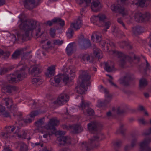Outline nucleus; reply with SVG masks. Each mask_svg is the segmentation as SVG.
Masks as SVG:
<instances>
[{
	"label": "nucleus",
	"mask_w": 151,
	"mask_h": 151,
	"mask_svg": "<svg viewBox=\"0 0 151 151\" xmlns=\"http://www.w3.org/2000/svg\"><path fill=\"white\" fill-rule=\"evenodd\" d=\"M71 131L74 133H78L81 132L83 130V128L80 125H73L69 126Z\"/></svg>",
	"instance_id": "nucleus-20"
},
{
	"label": "nucleus",
	"mask_w": 151,
	"mask_h": 151,
	"mask_svg": "<svg viewBox=\"0 0 151 151\" xmlns=\"http://www.w3.org/2000/svg\"><path fill=\"white\" fill-rule=\"evenodd\" d=\"M102 127V125L96 121H93L88 124V128L89 131H96Z\"/></svg>",
	"instance_id": "nucleus-14"
},
{
	"label": "nucleus",
	"mask_w": 151,
	"mask_h": 151,
	"mask_svg": "<svg viewBox=\"0 0 151 151\" xmlns=\"http://www.w3.org/2000/svg\"><path fill=\"white\" fill-rule=\"evenodd\" d=\"M63 40H60L59 39L55 40L53 41L54 45H60L63 43Z\"/></svg>",
	"instance_id": "nucleus-44"
},
{
	"label": "nucleus",
	"mask_w": 151,
	"mask_h": 151,
	"mask_svg": "<svg viewBox=\"0 0 151 151\" xmlns=\"http://www.w3.org/2000/svg\"><path fill=\"white\" fill-rule=\"evenodd\" d=\"M111 24L110 22L109 21L106 22L105 23L104 26L105 27L106 29H105V31H106V29H108L109 27Z\"/></svg>",
	"instance_id": "nucleus-59"
},
{
	"label": "nucleus",
	"mask_w": 151,
	"mask_h": 151,
	"mask_svg": "<svg viewBox=\"0 0 151 151\" xmlns=\"http://www.w3.org/2000/svg\"><path fill=\"white\" fill-rule=\"evenodd\" d=\"M139 122L143 124H145L147 123L145 119L143 118H142L139 119Z\"/></svg>",
	"instance_id": "nucleus-62"
},
{
	"label": "nucleus",
	"mask_w": 151,
	"mask_h": 151,
	"mask_svg": "<svg viewBox=\"0 0 151 151\" xmlns=\"http://www.w3.org/2000/svg\"><path fill=\"white\" fill-rule=\"evenodd\" d=\"M69 99V96L66 94H63L59 95L57 99L53 103L56 105H61L67 102Z\"/></svg>",
	"instance_id": "nucleus-10"
},
{
	"label": "nucleus",
	"mask_w": 151,
	"mask_h": 151,
	"mask_svg": "<svg viewBox=\"0 0 151 151\" xmlns=\"http://www.w3.org/2000/svg\"><path fill=\"white\" fill-rule=\"evenodd\" d=\"M41 72L40 66L39 65H35L32 66L31 74L34 77H35L39 76Z\"/></svg>",
	"instance_id": "nucleus-18"
},
{
	"label": "nucleus",
	"mask_w": 151,
	"mask_h": 151,
	"mask_svg": "<svg viewBox=\"0 0 151 151\" xmlns=\"http://www.w3.org/2000/svg\"><path fill=\"white\" fill-rule=\"evenodd\" d=\"M38 114V112L37 111L35 110L31 112L30 114V116L31 118H33L37 116Z\"/></svg>",
	"instance_id": "nucleus-48"
},
{
	"label": "nucleus",
	"mask_w": 151,
	"mask_h": 151,
	"mask_svg": "<svg viewBox=\"0 0 151 151\" xmlns=\"http://www.w3.org/2000/svg\"><path fill=\"white\" fill-rule=\"evenodd\" d=\"M30 52L23 53V58L26 59L30 58L32 56L29 55Z\"/></svg>",
	"instance_id": "nucleus-46"
},
{
	"label": "nucleus",
	"mask_w": 151,
	"mask_h": 151,
	"mask_svg": "<svg viewBox=\"0 0 151 151\" xmlns=\"http://www.w3.org/2000/svg\"><path fill=\"white\" fill-rule=\"evenodd\" d=\"M105 94V99L104 101L99 102V105L100 106H104L108 104L112 99V95L109 93L108 91L106 88H104Z\"/></svg>",
	"instance_id": "nucleus-11"
},
{
	"label": "nucleus",
	"mask_w": 151,
	"mask_h": 151,
	"mask_svg": "<svg viewBox=\"0 0 151 151\" xmlns=\"http://www.w3.org/2000/svg\"><path fill=\"white\" fill-rule=\"evenodd\" d=\"M18 89V88L15 86L8 85L3 88L2 90L5 91L8 93H11L12 91H17Z\"/></svg>",
	"instance_id": "nucleus-22"
},
{
	"label": "nucleus",
	"mask_w": 151,
	"mask_h": 151,
	"mask_svg": "<svg viewBox=\"0 0 151 151\" xmlns=\"http://www.w3.org/2000/svg\"><path fill=\"white\" fill-rule=\"evenodd\" d=\"M124 124H121L119 129L116 131V133L118 134L119 132L123 136H124L125 134V132L127 129L126 128L124 127Z\"/></svg>",
	"instance_id": "nucleus-35"
},
{
	"label": "nucleus",
	"mask_w": 151,
	"mask_h": 151,
	"mask_svg": "<svg viewBox=\"0 0 151 151\" xmlns=\"http://www.w3.org/2000/svg\"><path fill=\"white\" fill-rule=\"evenodd\" d=\"M135 79L133 74L127 73L119 80V83L124 86L128 87L130 85L129 82Z\"/></svg>",
	"instance_id": "nucleus-6"
},
{
	"label": "nucleus",
	"mask_w": 151,
	"mask_h": 151,
	"mask_svg": "<svg viewBox=\"0 0 151 151\" xmlns=\"http://www.w3.org/2000/svg\"><path fill=\"white\" fill-rule=\"evenodd\" d=\"M55 67L54 66H50L47 69V72L45 74L47 76L51 77L54 74Z\"/></svg>",
	"instance_id": "nucleus-30"
},
{
	"label": "nucleus",
	"mask_w": 151,
	"mask_h": 151,
	"mask_svg": "<svg viewBox=\"0 0 151 151\" xmlns=\"http://www.w3.org/2000/svg\"><path fill=\"white\" fill-rule=\"evenodd\" d=\"M73 31L71 28H70L67 33V37L69 38H71L73 36Z\"/></svg>",
	"instance_id": "nucleus-42"
},
{
	"label": "nucleus",
	"mask_w": 151,
	"mask_h": 151,
	"mask_svg": "<svg viewBox=\"0 0 151 151\" xmlns=\"http://www.w3.org/2000/svg\"><path fill=\"white\" fill-rule=\"evenodd\" d=\"M117 21L119 23L121 24L125 29H126V28L125 26V25L123 22L121 18H118L117 19Z\"/></svg>",
	"instance_id": "nucleus-57"
},
{
	"label": "nucleus",
	"mask_w": 151,
	"mask_h": 151,
	"mask_svg": "<svg viewBox=\"0 0 151 151\" xmlns=\"http://www.w3.org/2000/svg\"><path fill=\"white\" fill-rule=\"evenodd\" d=\"M96 18H98L100 21H103L106 19V16L104 14H99L97 16H94Z\"/></svg>",
	"instance_id": "nucleus-41"
},
{
	"label": "nucleus",
	"mask_w": 151,
	"mask_h": 151,
	"mask_svg": "<svg viewBox=\"0 0 151 151\" xmlns=\"http://www.w3.org/2000/svg\"><path fill=\"white\" fill-rule=\"evenodd\" d=\"M19 145L20 146V151H27L28 150L27 145L22 142H19L18 143Z\"/></svg>",
	"instance_id": "nucleus-38"
},
{
	"label": "nucleus",
	"mask_w": 151,
	"mask_h": 151,
	"mask_svg": "<svg viewBox=\"0 0 151 151\" xmlns=\"http://www.w3.org/2000/svg\"><path fill=\"white\" fill-rule=\"evenodd\" d=\"M151 142L150 138H145L140 144L139 145L142 151H151V148L149 145Z\"/></svg>",
	"instance_id": "nucleus-12"
},
{
	"label": "nucleus",
	"mask_w": 151,
	"mask_h": 151,
	"mask_svg": "<svg viewBox=\"0 0 151 151\" xmlns=\"http://www.w3.org/2000/svg\"><path fill=\"white\" fill-rule=\"evenodd\" d=\"M3 100L5 101V105L7 106H9V105H10L13 103L12 100L9 98H5L3 99Z\"/></svg>",
	"instance_id": "nucleus-40"
},
{
	"label": "nucleus",
	"mask_w": 151,
	"mask_h": 151,
	"mask_svg": "<svg viewBox=\"0 0 151 151\" xmlns=\"http://www.w3.org/2000/svg\"><path fill=\"white\" fill-rule=\"evenodd\" d=\"M151 17L150 14L149 12H146L144 14H142L139 12H137L135 14V20L137 22H143L149 20Z\"/></svg>",
	"instance_id": "nucleus-7"
},
{
	"label": "nucleus",
	"mask_w": 151,
	"mask_h": 151,
	"mask_svg": "<svg viewBox=\"0 0 151 151\" xmlns=\"http://www.w3.org/2000/svg\"><path fill=\"white\" fill-rule=\"evenodd\" d=\"M137 142V139H133L131 141V147L132 148H133L135 146Z\"/></svg>",
	"instance_id": "nucleus-53"
},
{
	"label": "nucleus",
	"mask_w": 151,
	"mask_h": 151,
	"mask_svg": "<svg viewBox=\"0 0 151 151\" xmlns=\"http://www.w3.org/2000/svg\"><path fill=\"white\" fill-rule=\"evenodd\" d=\"M148 82L147 80L145 78H141L139 81V88L141 89H143L147 85Z\"/></svg>",
	"instance_id": "nucleus-31"
},
{
	"label": "nucleus",
	"mask_w": 151,
	"mask_h": 151,
	"mask_svg": "<svg viewBox=\"0 0 151 151\" xmlns=\"http://www.w3.org/2000/svg\"><path fill=\"white\" fill-rule=\"evenodd\" d=\"M91 0H80L79 4L81 5L82 4H85L86 5L84 6L85 8L89 6L91 4Z\"/></svg>",
	"instance_id": "nucleus-39"
},
{
	"label": "nucleus",
	"mask_w": 151,
	"mask_h": 151,
	"mask_svg": "<svg viewBox=\"0 0 151 151\" xmlns=\"http://www.w3.org/2000/svg\"><path fill=\"white\" fill-rule=\"evenodd\" d=\"M6 108L4 106L0 104V113H1L3 111H5Z\"/></svg>",
	"instance_id": "nucleus-60"
},
{
	"label": "nucleus",
	"mask_w": 151,
	"mask_h": 151,
	"mask_svg": "<svg viewBox=\"0 0 151 151\" xmlns=\"http://www.w3.org/2000/svg\"><path fill=\"white\" fill-rule=\"evenodd\" d=\"M61 74H59L55 77L54 79L51 78L50 80V82L51 83L54 80L56 83H58L60 81L62 80L61 78Z\"/></svg>",
	"instance_id": "nucleus-37"
},
{
	"label": "nucleus",
	"mask_w": 151,
	"mask_h": 151,
	"mask_svg": "<svg viewBox=\"0 0 151 151\" xmlns=\"http://www.w3.org/2000/svg\"><path fill=\"white\" fill-rule=\"evenodd\" d=\"M23 49H19L15 51L12 55V59H16L19 58L20 55L23 52Z\"/></svg>",
	"instance_id": "nucleus-34"
},
{
	"label": "nucleus",
	"mask_w": 151,
	"mask_h": 151,
	"mask_svg": "<svg viewBox=\"0 0 151 151\" xmlns=\"http://www.w3.org/2000/svg\"><path fill=\"white\" fill-rule=\"evenodd\" d=\"M32 146L34 147L35 146H37L40 145L41 147H42L43 146V143H41L40 142L35 143H32Z\"/></svg>",
	"instance_id": "nucleus-54"
},
{
	"label": "nucleus",
	"mask_w": 151,
	"mask_h": 151,
	"mask_svg": "<svg viewBox=\"0 0 151 151\" xmlns=\"http://www.w3.org/2000/svg\"><path fill=\"white\" fill-rule=\"evenodd\" d=\"M38 132H40L42 134H44L42 136L44 138H47L49 134L48 132L47 131H46L44 129L42 130H41L40 131Z\"/></svg>",
	"instance_id": "nucleus-47"
},
{
	"label": "nucleus",
	"mask_w": 151,
	"mask_h": 151,
	"mask_svg": "<svg viewBox=\"0 0 151 151\" xmlns=\"http://www.w3.org/2000/svg\"><path fill=\"white\" fill-rule=\"evenodd\" d=\"M53 23L58 24L62 27H63L65 25L64 21L62 19L60 18H55L52 19V21H47L43 23V24L46 26L48 25L51 26L52 25Z\"/></svg>",
	"instance_id": "nucleus-13"
},
{
	"label": "nucleus",
	"mask_w": 151,
	"mask_h": 151,
	"mask_svg": "<svg viewBox=\"0 0 151 151\" xmlns=\"http://www.w3.org/2000/svg\"><path fill=\"white\" fill-rule=\"evenodd\" d=\"M89 106V104L88 103L85 102L83 100H82L81 104H80V105L79 107L82 110L86 108L87 107L86 112L84 111L83 112L84 114L87 116L93 115L94 114V111L92 109L89 107H88Z\"/></svg>",
	"instance_id": "nucleus-8"
},
{
	"label": "nucleus",
	"mask_w": 151,
	"mask_h": 151,
	"mask_svg": "<svg viewBox=\"0 0 151 151\" xmlns=\"http://www.w3.org/2000/svg\"><path fill=\"white\" fill-rule=\"evenodd\" d=\"M111 8L112 11L116 12H119L123 17L128 14L127 10L124 7H121L119 4H113L111 5Z\"/></svg>",
	"instance_id": "nucleus-9"
},
{
	"label": "nucleus",
	"mask_w": 151,
	"mask_h": 151,
	"mask_svg": "<svg viewBox=\"0 0 151 151\" xmlns=\"http://www.w3.org/2000/svg\"><path fill=\"white\" fill-rule=\"evenodd\" d=\"M22 134H18V136L19 137V138H22L23 139H25L27 133L25 132L24 131H22Z\"/></svg>",
	"instance_id": "nucleus-52"
},
{
	"label": "nucleus",
	"mask_w": 151,
	"mask_h": 151,
	"mask_svg": "<svg viewBox=\"0 0 151 151\" xmlns=\"http://www.w3.org/2000/svg\"><path fill=\"white\" fill-rule=\"evenodd\" d=\"M74 43H70L67 46L66 48L67 54L68 56H70L74 52L73 44Z\"/></svg>",
	"instance_id": "nucleus-26"
},
{
	"label": "nucleus",
	"mask_w": 151,
	"mask_h": 151,
	"mask_svg": "<svg viewBox=\"0 0 151 151\" xmlns=\"http://www.w3.org/2000/svg\"><path fill=\"white\" fill-rule=\"evenodd\" d=\"M91 78V75L88 71H82L78 78V83L80 84L81 83L85 84L86 86H88L90 85V81Z\"/></svg>",
	"instance_id": "nucleus-4"
},
{
	"label": "nucleus",
	"mask_w": 151,
	"mask_h": 151,
	"mask_svg": "<svg viewBox=\"0 0 151 151\" xmlns=\"http://www.w3.org/2000/svg\"><path fill=\"white\" fill-rule=\"evenodd\" d=\"M100 134H98L93 136V137L90 139V142H83L82 143L81 149L84 151H90L92 149L96 147L99 146V144L93 145L94 142L96 141L99 140Z\"/></svg>",
	"instance_id": "nucleus-3"
},
{
	"label": "nucleus",
	"mask_w": 151,
	"mask_h": 151,
	"mask_svg": "<svg viewBox=\"0 0 151 151\" xmlns=\"http://www.w3.org/2000/svg\"><path fill=\"white\" fill-rule=\"evenodd\" d=\"M132 31L133 34L134 35H139L143 32V28L139 26H137L132 28Z\"/></svg>",
	"instance_id": "nucleus-23"
},
{
	"label": "nucleus",
	"mask_w": 151,
	"mask_h": 151,
	"mask_svg": "<svg viewBox=\"0 0 151 151\" xmlns=\"http://www.w3.org/2000/svg\"><path fill=\"white\" fill-rule=\"evenodd\" d=\"M58 134L60 136L57 138V140L59 142V144L61 145H70L71 144V139L69 136H62L64 134V133L62 131H59L57 132Z\"/></svg>",
	"instance_id": "nucleus-5"
},
{
	"label": "nucleus",
	"mask_w": 151,
	"mask_h": 151,
	"mask_svg": "<svg viewBox=\"0 0 151 151\" xmlns=\"http://www.w3.org/2000/svg\"><path fill=\"white\" fill-rule=\"evenodd\" d=\"M41 79L39 76L34 77L32 79V83L35 86L40 85L41 84Z\"/></svg>",
	"instance_id": "nucleus-36"
},
{
	"label": "nucleus",
	"mask_w": 151,
	"mask_h": 151,
	"mask_svg": "<svg viewBox=\"0 0 151 151\" xmlns=\"http://www.w3.org/2000/svg\"><path fill=\"white\" fill-rule=\"evenodd\" d=\"M150 134H151V128L147 130V132H145L143 133V134L145 135H148Z\"/></svg>",
	"instance_id": "nucleus-63"
},
{
	"label": "nucleus",
	"mask_w": 151,
	"mask_h": 151,
	"mask_svg": "<svg viewBox=\"0 0 151 151\" xmlns=\"http://www.w3.org/2000/svg\"><path fill=\"white\" fill-rule=\"evenodd\" d=\"M93 54L95 57L99 59H101L103 57L102 51L99 49L94 48L93 49Z\"/></svg>",
	"instance_id": "nucleus-33"
},
{
	"label": "nucleus",
	"mask_w": 151,
	"mask_h": 151,
	"mask_svg": "<svg viewBox=\"0 0 151 151\" xmlns=\"http://www.w3.org/2000/svg\"><path fill=\"white\" fill-rule=\"evenodd\" d=\"M78 57L83 61L86 60L87 61H89L90 63H92L94 59V57L93 56L91 55L88 54H81Z\"/></svg>",
	"instance_id": "nucleus-19"
},
{
	"label": "nucleus",
	"mask_w": 151,
	"mask_h": 151,
	"mask_svg": "<svg viewBox=\"0 0 151 151\" xmlns=\"http://www.w3.org/2000/svg\"><path fill=\"white\" fill-rule=\"evenodd\" d=\"M80 17H79L76 22L74 23H72L71 26H72L75 29L77 30L79 29L81 26L82 23V21L80 20Z\"/></svg>",
	"instance_id": "nucleus-29"
},
{
	"label": "nucleus",
	"mask_w": 151,
	"mask_h": 151,
	"mask_svg": "<svg viewBox=\"0 0 151 151\" xmlns=\"http://www.w3.org/2000/svg\"><path fill=\"white\" fill-rule=\"evenodd\" d=\"M25 68H22L20 70H17L15 71V74L17 77L18 81H20L22 80L24 78L26 77L27 75L25 72Z\"/></svg>",
	"instance_id": "nucleus-15"
},
{
	"label": "nucleus",
	"mask_w": 151,
	"mask_h": 151,
	"mask_svg": "<svg viewBox=\"0 0 151 151\" xmlns=\"http://www.w3.org/2000/svg\"><path fill=\"white\" fill-rule=\"evenodd\" d=\"M61 77L63 82L65 85L71 81V79L69 78V77L66 73L61 74Z\"/></svg>",
	"instance_id": "nucleus-32"
},
{
	"label": "nucleus",
	"mask_w": 151,
	"mask_h": 151,
	"mask_svg": "<svg viewBox=\"0 0 151 151\" xmlns=\"http://www.w3.org/2000/svg\"><path fill=\"white\" fill-rule=\"evenodd\" d=\"M113 53L116 55L118 58H120L119 64L122 67H123L126 63V56L122 53L117 51H114Z\"/></svg>",
	"instance_id": "nucleus-17"
},
{
	"label": "nucleus",
	"mask_w": 151,
	"mask_h": 151,
	"mask_svg": "<svg viewBox=\"0 0 151 151\" xmlns=\"http://www.w3.org/2000/svg\"><path fill=\"white\" fill-rule=\"evenodd\" d=\"M1 55H3V58L4 59L7 58L10 55V52H4Z\"/></svg>",
	"instance_id": "nucleus-58"
},
{
	"label": "nucleus",
	"mask_w": 151,
	"mask_h": 151,
	"mask_svg": "<svg viewBox=\"0 0 151 151\" xmlns=\"http://www.w3.org/2000/svg\"><path fill=\"white\" fill-rule=\"evenodd\" d=\"M96 41L95 42H100V45H101L103 47H104V50L106 51H108L109 49L107 44L104 41H102V38L101 34L99 32H96Z\"/></svg>",
	"instance_id": "nucleus-16"
},
{
	"label": "nucleus",
	"mask_w": 151,
	"mask_h": 151,
	"mask_svg": "<svg viewBox=\"0 0 151 151\" xmlns=\"http://www.w3.org/2000/svg\"><path fill=\"white\" fill-rule=\"evenodd\" d=\"M79 44L81 48L82 49H86L91 46V44L90 40H84L83 41H81L79 42Z\"/></svg>",
	"instance_id": "nucleus-21"
},
{
	"label": "nucleus",
	"mask_w": 151,
	"mask_h": 151,
	"mask_svg": "<svg viewBox=\"0 0 151 151\" xmlns=\"http://www.w3.org/2000/svg\"><path fill=\"white\" fill-rule=\"evenodd\" d=\"M96 32H93L91 36V40H92L93 42H95L96 40L95 39V37L96 36Z\"/></svg>",
	"instance_id": "nucleus-64"
},
{
	"label": "nucleus",
	"mask_w": 151,
	"mask_h": 151,
	"mask_svg": "<svg viewBox=\"0 0 151 151\" xmlns=\"http://www.w3.org/2000/svg\"><path fill=\"white\" fill-rule=\"evenodd\" d=\"M104 68L108 72L112 71L114 69V66L113 63L111 64L110 62H108L105 63Z\"/></svg>",
	"instance_id": "nucleus-28"
},
{
	"label": "nucleus",
	"mask_w": 151,
	"mask_h": 151,
	"mask_svg": "<svg viewBox=\"0 0 151 151\" xmlns=\"http://www.w3.org/2000/svg\"><path fill=\"white\" fill-rule=\"evenodd\" d=\"M145 0H139L138 2L140 6L143 7L144 5Z\"/></svg>",
	"instance_id": "nucleus-56"
},
{
	"label": "nucleus",
	"mask_w": 151,
	"mask_h": 151,
	"mask_svg": "<svg viewBox=\"0 0 151 151\" xmlns=\"http://www.w3.org/2000/svg\"><path fill=\"white\" fill-rule=\"evenodd\" d=\"M127 42L125 41H123L119 42V45L122 48H124V46H126Z\"/></svg>",
	"instance_id": "nucleus-51"
},
{
	"label": "nucleus",
	"mask_w": 151,
	"mask_h": 151,
	"mask_svg": "<svg viewBox=\"0 0 151 151\" xmlns=\"http://www.w3.org/2000/svg\"><path fill=\"white\" fill-rule=\"evenodd\" d=\"M19 25L20 29L24 30L25 34L21 35L22 40H27L30 39V36L32 35V32L35 29V35L37 37H41L44 32H41L40 23L37 21L32 19H26L22 22Z\"/></svg>",
	"instance_id": "nucleus-1"
},
{
	"label": "nucleus",
	"mask_w": 151,
	"mask_h": 151,
	"mask_svg": "<svg viewBox=\"0 0 151 151\" xmlns=\"http://www.w3.org/2000/svg\"><path fill=\"white\" fill-rule=\"evenodd\" d=\"M112 110H115L116 114L119 115H123L126 112L125 109L122 106L118 107L116 109L113 108Z\"/></svg>",
	"instance_id": "nucleus-27"
},
{
	"label": "nucleus",
	"mask_w": 151,
	"mask_h": 151,
	"mask_svg": "<svg viewBox=\"0 0 151 151\" xmlns=\"http://www.w3.org/2000/svg\"><path fill=\"white\" fill-rule=\"evenodd\" d=\"M78 84V85H79V86L77 87L76 91L77 93L81 94H83L86 91L85 88L86 85L81 83H80V84Z\"/></svg>",
	"instance_id": "nucleus-25"
},
{
	"label": "nucleus",
	"mask_w": 151,
	"mask_h": 151,
	"mask_svg": "<svg viewBox=\"0 0 151 151\" xmlns=\"http://www.w3.org/2000/svg\"><path fill=\"white\" fill-rule=\"evenodd\" d=\"M44 119V118H42L35 123V125L37 127L35 130V132H38L41 130L44 129V128H45L47 130H51L52 134H56V129L55 127L59 124V121L57 120L56 118H52L49 120L47 124L43 126L44 124L43 121Z\"/></svg>",
	"instance_id": "nucleus-2"
},
{
	"label": "nucleus",
	"mask_w": 151,
	"mask_h": 151,
	"mask_svg": "<svg viewBox=\"0 0 151 151\" xmlns=\"http://www.w3.org/2000/svg\"><path fill=\"white\" fill-rule=\"evenodd\" d=\"M1 115L4 118L10 117V113L7 111H5L2 112Z\"/></svg>",
	"instance_id": "nucleus-43"
},
{
	"label": "nucleus",
	"mask_w": 151,
	"mask_h": 151,
	"mask_svg": "<svg viewBox=\"0 0 151 151\" xmlns=\"http://www.w3.org/2000/svg\"><path fill=\"white\" fill-rule=\"evenodd\" d=\"M122 143V142L121 140H119L115 142L114 143V145L117 147H119L120 146L121 144Z\"/></svg>",
	"instance_id": "nucleus-50"
},
{
	"label": "nucleus",
	"mask_w": 151,
	"mask_h": 151,
	"mask_svg": "<svg viewBox=\"0 0 151 151\" xmlns=\"http://www.w3.org/2000/svg\"><path fill=\"white\" fill-rule=\"evenodd\" d=\"M131 147L129 145H127L125 146L124 147V151H129L130 150Z\"/></svg>",
	"instance_id": "nucleus-61"
},
{
	"label": "nucleus",
	"mask_w": 151,
	"mask_h": 151,
	"mask_svg": "<svg viewBox=\"0 0 151 151\" xmlns=\"http://www.w3.org/2000/svg\"><path fill=\"white\" fill-rule=\"evenodd\" d=\"M16 108V106L13 103L9 106L7 107V108L8 109L9 111H12H12L15 110Z\"/></svg>",
	"instance_id": "nucleus-45"
},
{
	"label": "nucleus",
	"mask_w": 151,
	"mask_h": 151,
	"mask_svg": "<svg viewBox=\"0 0 151 151\" xmlns=\"http://www.w3.org/2000/svg\"><path fill=\"white\" fill-rule=\"evenodd\" d=\"M8 71V69L6 68H4L1 69L0 73L1 74H4Z\"/></svg>",
	"instance_id": "nucleus-55"
},
{
	"label": "nucleus",
	"mask_w": 151,
	"mask_h": 151,
	"mask_svg": "<svg viewBox=\"0 0 151 151\" xmlns=\"http://www.w3.org/2000/svg\"><path fill=\"white\" fill-rule=\"evenodd\" d=\"M7 78L8 81L11 83H12L14 82L17 83L19 81L17 78L16 75L15 74L14 72L12 74H10L7 75Z\"/></svg>",
	"instance_id": "nucleus-24"
},
{
	"label": "nucleus",
	"mask_w": 151,
	"mask_h": 151,
	"mask_svg": "<svg viewBox=\"0 0 151 151\" xmlns=\"http://www.w3.org/2000/svg\"><path fill=\"white\" fill-rule=\"evenodd\" d=\"M49 33L51 36L52 37H54L55 35V30L54 29L51 28L50 30Z\"/></svg>",
	"instance_id": "nucleus-49"
}]
</instances>
